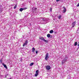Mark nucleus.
I'll return each instance as SVG.
<instances>
[{"label": "nucleus", "instance_id": "f8f14e48", "mask_svg": "<svg viewBox=\"0 0 79 79\" xmlns=\"http://www.w3.org/2000/svg\"><path fill=\"white\" fill-rule=\"evenodd\" d=\"M61 15H60L58 17V19H61Z\"/></svg>", "mask_w": 79, "mask_h": 79}, {"label": "nucleus", "instance_id": "393cba45", "mask_svg": "<svg viewBox=\"0 0 79 79\" xmlns=\"http://www.w3.org/2000/svg\"><path fill=\"white\" fill-rule=\"evenodd\" d=\"M50 11H52V8H50Z\"/></svg>", "mask_w": 79, "mask_h": 79}, {"label": "nucleus", "instance_id": "6e6552de", "mask_svg": "<svg viewBox=\"0 0 79 79\" xmlns=\"http://www.w3.org/2000/svg\"><path fill=\"white\" fill-rule=\"evenodd\" d=\"M35 48H34V47L33 48H32V52H33V53L35 52Z\"/></svg>", "mask_w": 79, "mask_h": 79}, {"label": "nucleus", "instance_id": "f03ea898", "mask_svg": "<svg viewBox=\"0 0 79 79\" xmlns=\"http://www.w3.org/2000/svg\"><path fill=\"white\" fill-rule=\"evenodd\" d=\"M48 53H47L46 55V57H45V59L46 61H47L48 60Z\"/></svg>", "mask_w": 79, "mask_h": 79}, {"label": "nucleus", "instance_id": "b1692460", "mask_svg": "<svg viewBox=\"0 0 79 79\" xmlns=\"http://www.w3.org/2000/svg\"><path fill=\"white\" fill-rule=\"evenodd\" d=\"M77 46H79V42L78 43Z\"/></svg>", "mask_w": 79, "mask_h": 79}, {"label": "nucleus", "instance_id": "f257e3e1", "mask_svg": "<svg viewBox=\"0 0 79 79\" xmlns=\"http://www.w3.org/2000/svg\"><path fill=\"white\" fill-rule=\"evenodd\" d=\"M39 39L40 40H43V41H44V42H48V41L44 39V38L42 37H40L39 38Z\"/></svg>", "mask_w": 79, "mask_h": 79}, {"label": "nucleus", "instance_id": "20e7f679", "mask_svg": "<svg viewBox=\"0 0 79 79\" xmlns=\"http://www.w3.org/2000/svg\"><path fill=\"white\" fill-rule=\"evenodd\" d=\"M63 8L64 9L63 11V12L64 13L66 11V7L64 6L63 7Z\"/></svg>", "mask_w": 79, "mask_h": 79}, {"label": "nucleus", "instance_id": "4468645a", "mask_svg": "<svg viewBox=\"0 0 79 79\" xmlns=\"http://www.w3.org/2000/svg\"><path fill=\"white\" fill-rule=\"evenodd\" d=\"M33 64H34V63L32 62L30 64V66H32V65H33Z\"/></svg>", "mask_w": 79, "mask_h": 79}, {"label": "nucleus", "instance_id": "ddd939ff", "mask_svg": "<svg viewBox=\"0 0 79 79\" xmlns=\"http://www.w3.org/2000/svg\"><path fill=\"white\" fill-rule=\"evenodd\" d=\"M19 11H21V12H22V11H23V8H20L19 9Z\"/></svg>", "mask_w": 79, "mask_h": 79}, {"label": "nucleus", "instance_id": "412c9836", "mask_svg": "<svg viewBox=\"0 0 79 79\" xmlns=\"http://www.w3.org/2000/svg\"><path fill=\"white\" fill-rule=\"evenodd\" d=\"M27 45V44H26V43H24L23 44V47H24L25 45Z\"/></svg>", "mask_w": 79, "mask_h": 79}, {"label": "nucleus", "instance_id": "39448f33", "mask_svg": "<svg viewBox=\"0 0 79 79\" xmlns=\"http://www.w3.org/2000/svg\"><path fill=\"white\" fill-rule=\"evenodd\" d=\"M76 21H75L73 23H72V27H74V26L76 25Z\"/></svg>", "mask_w": 79, "mask_h": 79}, {"label": "nucleus", "instance_id": "f3484780", "mask_svg": "<svg viewBox=\"0 0 79 79\" xmlns=\"http://www.w3.org/2000/svg\"><path fill=\"white\" fill-rule=\"evenodd\" d=\"M38 75H39V73H36L35 74V77H37V76Z\"/></svg>", "mask_w": 79, "mask_h": 79}, {"label": "nucleus", "instance_id": "cd10ccee", "mask_svg": "<svg viewBox=\"0 0 79 79\" xmlns=\"http://www.w3.org/2000/svg\"><path fill=\"white\" fill-rule=\"evenodd\" d=\"M10 79H11V78H10Z\"/></svg>", "mask_w": 79, "mask_h": 79}, {"label": "nucleus", "instance_id": "7ed1b4c3", "mask_svg": "<svg viewBox=\"0 0 79 79\" xmlns=\"http://www.w3.org/2000/svg\"><path fill=\"white\" fill-rule=\"evenodd\" d=\"M45 67L46 69L47 70H50V68H51L50 67V66L49 65L46 66Z\"/></svg>", "mask_w": 79, "mask_h": 79}, {"label": "nucleus", "instance_id": "423d86ee", "mask_svg": "<svg viewBox=\"0 0 79 79\" xmlns=\"http://www.w3.org/2000/svg\"><path fill=\"white\" fill-rule=\"evenodd\" d=\"M67 58V57H66L65 58V59L64 60H62V64H63L65 63V62H66V61Z\"/></svg>", "mask_w": 79, "mask_h": 79}, {"label": "nucleus", "instance_id": "6ab92c4d", "mask_svg": "<svg viewBox=\"0 0 79 79\" xmlns=\"http://www.w3.org/2000/svg\"><path fill=\"white\" fill-rule=\"evenodd\" d=\"M25 43L27 45V44H28V42H27V40L25 41Z\"/></svg>", "mask_w": 79, "mask_h": 79}, {"label": "nucleus", "instance_id": "0eeeda50", "mask_svg": "<svg viewBox=\"0 0 79 79\" xmlns=\"http://www.w3.org/2000/svg\"><path fill=\"white\" fill-rule=\"evenodd\" d=\"M47 37H48V38H49L50 37V38H52V36H50V34H48L47 35Z\"/></svg>", "mask_w": 79, "mask_h": 79}, {"label": "nucleus", "instance_id": "4be33fe9", "mask_svg": "<svg viewBox=\"0 0 79 79\" xmlns=\"http://www.w3.org/2000/svg\"><path fill=\"white\" fill-rule=\"evenodd\" d=\"M0 61L1 63H2V58L0 60Z\"/></svg>", "mask_w": 79, "mask_h": 79}, {"label": "nucleus", "instance_id": "dca6fc26", "mask_svg": "<svg viewBox=\"0 0 79 79\" xmlns=\"http://www.w3.org/2000/svg\"><path fill=\"white\" fill-rule=\"evenodd\" d=\"M77 44V42H75L74 44V46H76Z\"/></svg>", "mask_w": 79, "mask_h": 79}, {"label": "nucleus", "instance_id": "1a4fd4ad", "mask_svg": "<svg viewBox=\"0 0 79 79\" xmlns=\"http://www.w3.org/2000/svg\"><path fill=\"white\" fill-rule=\"evenodd\" d=\"M2 64L3 66H4V68H5L7 69V66L6 64H4V63H2Z\"/></svg>", "mask_w": 79, "mask_h": 79}, {"label": "nucleus", "instance_id": "a211bd4d", "mask_svg": "<svg viewBox=\"0 0 79 79\" xmlns=\"http://www.w3.org/2000/svg\"><path fill=\"white\" fill-rule=\"evenodd\" d=\"M16 7H17V5L16 4L14 7V9H16Z\"/></svg>", "mask_w": 79, "mask_h": 79}, {"label": "nucleus", "instance_id": "9b49d317", "mask_svg": "<svg viewBox=\"0 0 79 79\" xmlns=\"http://www.w3.org/2000/svg\"><path fill=\"white\" fill-rule=\"evenodd\" d=\"M53 32V30H51L49 31L50 34H52Z\"/></svg>", "mask_w": 79, "mask_h": 79}, {"label": "nucleus", "instance_id": "9d476101", "mask_svg": "<svg viewBox=\"0 0 79 79\" xmlns=\"http://www.w3.org/2000/svg\"><path fill=\"white\" fill-rule=\"evenodd\" d=\"M32 10H33L35 11H36V10H37V8L36 7H34L32 8Z\"/></svg>", "mask_w": 79, "mask_h": 79}, {"label": "nucleus", "instance_id": "bb28decb", "mask_svg": "<svg viewBox=\"0 0 79 79\" xmlns=\"http://www.w3.org/2000/svg\"><path fill=\"white\" fill-rule=\"evenodd\" d=\"M42 20H43V21H45V19H42Z\"/></svg>", "mask_w": 79, "mask_h": 79}, {"label": "nucleus", "instance_id": "2eb2a0df", "mask_svg": "<svg viewBox=\"0 0 79 79\" xmlns=\"http://www.w3.org/2000/svg\"><path fill=\"white\" fill-rule=\"evenodd\" d=\"M27 9V7H24L23 8V10H26Z\"/></svg>", "mask_w": 79, "mask_h": 79}, {"label": "nucleus", "instance_id": "5701e85b", "mask_svg": "<svg viewBox=\"0 0 79 79\" xmlns=\"http://www.w3.org/2000/svg\"><path fill=\"white\" fill-rule=\"evenodd\" d=\"M77 6H79V3H78L77 5Z\"/></svg>", "mask_w": 79, "mask_h": 79}, {"label": "nucleus", "instance_id": "a878e982", "mask_svg": "<svg viewBox=\"0 0 79 79\" xmlns=\"http://www.w3.org/2000/svg\"><path fill=\"white\" fill-rule=\"evenodd\" d=\"M38 53V51H36V53Z\"/></svg>", "mask_w": 79, "mask_h": 79}, {"label": "nucleus", "instance_id": "aec40b11", "mask_svg": "<svg viewBox=\"0 0 79 79\" xmlns=\"http://www.w3.org/2000/svg\"><path fill=\"white\" fill-rule=\"evenodd\" d=\"M36 73H39V70H37L36 71Z\"/></svg>", "mask_w": 79, "mask_h": 79}]
</instances>
